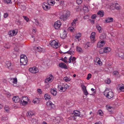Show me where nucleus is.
I'll list each match as a JSON object with an SVG mask.
<instances>
[{
	"label": "nucleus",
	"instance_id": "obj_1",
	"mask_svg": "<svg viewBox=\"0 0 124 124\" xmlns=\"http://www.w3.org/2000/svg\"><path fill=\"white\" fill-rule=\"evenodd\" d=\"M104 95L108 98L110 99L113 97L114 93L112 91H109L108 88L106 89L103 92Z\"/></svg>",
	"mask_w": 124,
	"mask_h": 124
},
{
	"label": "nucleus",
	"instance_id": "obj_2",
	"mask_svg": "<svg viewBox=\"0 0 124 124\" xmlns=\"http://www.w3.org/2000/svg\"><path fill=\"white\" fill-rule=\"evenodd\" d=\"M28 62L27 58L25 55H21L20 57V63L21 65H26Z\"/></svg>",
	"mask_w": 124,
	"mask_h": 124
},
{
	"label": "nucleus",
	"instance_id": "obj_3",
	"mask_svg": "<svg viewBox=\"0 0 124 124\" xmlns=\"http://www.w3.org/2000/svg\"><path fill=\"white\" fill-rule=\"evenodd\" d=\"M70 15V11H65L64 14H63L61 16L60 18L63 21H65L68 17Z\"/></svg>",
	"mask_w": 124,
	"mask_h": 124
},
{
	"label": "nucleus",
	"instance_id": "obj_4",
	"mask_svg": "<svg viewBox=\"0 0 124 124\" xmlns=\"http://www.w3.org/2000/svg\"><path fill=\"white\" fill-rule=\"evenodd\" d=\"M50 44L52 47L53 48L56 49L58 47V43L56 42L54 40H52L50 41Z\"/></svg>",
	"mask_w": 124,
	"mask_h": 124
},
{
	"label": "nucleus",
	"instance_id": "obj_5",
	"mask_svg": "<svg viewBox=\"0 0 124 124\" xmlns=\"http://www.w3.org/2000/svg\"><path fill=\"white\" fill-rule=\"evenodd\" d=\"M54 79V77L52 75L49 76L48 77L45 79V82L46 83L48 82L50 83L52 82Z\"/></svg>",
	"mask_w": 124,
	"mask_h": 124
},
{
	"label": "nucleus",
	"instance_id": "obj_6",
	"mask_svg": "<svg viewBox=\"0 0 124 124\" xmlns=\"http://www.w3.org/2000/svg\"><path fill=\"white\" fill-rule=\"evenodd\" d=\"M62 24L60 21H57L55 22L54 25V27L55 29H58L60 27Z\"/></svg>",
	"mask_w": 124,
	"mask_h": 124
},
{
	"label": "nucleus",
	"instance_id": "obj_7",
	"mask_svg": "<svg viewBox=\"0 0 124 124\" xmlns=\"http://www.w3.org/2000/svg\"><path fill=\"white\" fill-rule=\"evenodd\" d=\"M29 71L32 73H35L38 71L37 68L35 67L33 68H30L29 69Z\"/></svg>",
	"mask_w": 124,
	"mask_h": 124
},
{
	"label": "nucleus",
	"instance_id": "obj_8",
	"mask_svg": "<svg viewBox=\"0 0 124 124\" xmlns=\"http://www.w3.org/2000/svg\"><path fill=\"white\" fill-rule=\"evenodd\" d=\"M27 100V101L29 100V99L27 97H23L21 101V104H23V105L25 106L27 103V102L25 101Z\"/></svg>",
	"mask_w": 124,
	"mask_h": 124
},
{
	"label": "nucleus",
	"instance_id": "obj_9",
	"mask_svg": "<svg viewBox=\"0 0 124 124\" xmlns=\"http://www.w3.org/2000/svg\"><path fill=\"white\" fill-rule=\"evenodd\" d=\"M46 105L49 107H50L51 109H54L55 107V105L53 104L51 101L47 102Z\"/></svg>",
	"mask_w": 124,
	"mask_h": 124
},
{
	"label": "nucleus",
	"instance_id": "obj_10",
	"mask_svg": "<svg viewBox=\"0 0 124 124\" xmlns=\"http://www.w3.org/2000/svg\"><path fill=\"white\" fill-rule=\"evenodd\" d=\"M105 42L103 40H101L98 43L97 47H98L100 48L103 47L105 45Z\"/></svg>",
	"mask_w": 124,
	"mask_h": 124
},
{
	"label": "nucleus",
	"instance_id": "obj_11",
	"mask_svg": "<svg viewBox=\"0 0 124 124\" xmlns=\"http://www.w3.org/2000/svg\"><path fill=\"white\" fill-rule=\"evenodd\" d=\"M67 34L66 31H61L60 33L61 38L62 39H64L67 37Z\"/></svg>",
	"mask_w": 124,
	"mask_h": 124
},
{
	"label": "nucleus",
	"instance_id": "obj_12",
	"mask_svg": "<svg viewBox=\"0 0 124 124\" xmlns=\"http://www.w3.org/2000/svg\"><path fill=\"white\" fill-rule=\"evenodd\" d=\"M13 101L15 103H17L19 102L20 100V99L18 96H14L12 98Z\"/></svg>",
	"mask_w": 124,
	"mask_h": 124
},
{
	"label": "nucleus",
	"instance_id": "obj_13",
	"mask_svg": "<svg viewBox=\"0 0 124 124\" xmlns=\"http://www.w3.org/2000/svg\"><path fill=\"white\" fill-rule=\"evenodd\" d=\"M15 46L14 48V51L16 52H18L19 50V48H18L19 46V44L18 43H15Z\"/></svg>",
	"mask_w": 124,
	"mask_h": 124
},
{
	"label": "nucleus",
	"instance_id": "obj_14",
	"mask_svg": "<svg viewBox=\"0 0 124 124\" xmlns=\"http://www.w3.org/2000/svg\"><path fill=\"white\" fill-rule=\"evenodd\" d=\"M59 67L62 68L64 69H67L68 68L66 65L64 63H61L59 64Z\"/></svg>",
	"mask_w": 124,
	"mask_h": 124
},
{
	"label": "nucleus",
	"instance_id": "obj_15",
	"mask_svg": "<svg viewBox=\"0 0 124 124\" xmlns=\"http://www.w3.org/2000/svg\"><path fill=\"white\" fill-rule=\"evenodd\" d=\"M50 92L51 94L54 96H55L57 93V92L56 90L52 88L50 89Z\"/></svg>",
	"mask_w": 124,
	"mask_h": 124
},
{
	"label": "nucleus",
	"instance_id": "obj_16",
	"mask_svg": "<svg viewBox=\"0 0 124 124\" xmlns=\"http://www.w3.org/2000/svg\"><path fill=\"white\" fill-rule=\"evenodd\" d=\"M95 32H93L92 33L90 36V38L91 39V40H93V42L92 41V42H93V40L95 39Z\"/></svg>",
	"mask_w": 124,
	"mask_h": 124
},
{
	"label": "nucleus",
	"instance_id": "obj_17",
	"mask_svg": "<svg viewBox=\"0 0 124 124\" xmlns=\"http://www.w3.org/2000/svg\"><path fill=\"white\" fill-rule=\"evenodd\" d=\"M113 20V18L112 17H108L105 20V22L107 23L112 22Z\"/></svg>",
	"mask_w": 124,
	"mask_h": 124
},
{
	"label": "nucleus",
	"instance_id": "obj_18",
	"mask_svg": "<svg viewBox=\"0 0 124 124\" xmlns=\"http://www.w3.org/2000/svg\"><path fill=\"white\" fill-rule=\"evenodd\" d=\"M6 63L8 68L10 69H12V67L13 66V65H11V63L10 62L7 61L6 62Z\"/></svg>",
	"mask_w": 124,
	"mask_h": 124
},
{
	"label": "nucleus",
	"instance_id": "obj_19",
	"mask_svg": "<svg viewBox=\"0 0 124 124\" xmlns=\"http://www.w3.org/2000/svg\"><path fill=\"white\" fill-rule=\"evenodd\" d=\"M17 31H9L8 34L11 36L16 35L17 34Z\"/></svg>",
	"mask_w": 124,
	"mask_h": 124
},
{
	"label": "nucleus",
	"instance_id": "obj_20",
	"mask_svg": "<svg viewBox=\"0 0 124 124\" xmlns=\"http://www.w3.org/2000/svg\"><path fill=\"white\" fill-rule=\"evenodd\" d=\"M46 4L45 3H43L42 5V7L43 9L46 10H47L48 9H49L50 8V7H49L48 6L46 5L45 4Z\"/></svg>",
	"mask_w": 124,
	"mask_h": 124
},
{
	"label": "nucleus",
	"instance_id": "obj_21",
	"mask_svg": "<svg viewBox=\"0 0 124 124\" xmlns=\"http://www.w3.org/2000/svg\"><path fill=\"white\" fill-rule=\"evenodd\" d=\"M60 117L58 116L55 118V119L54 120V121L55 123L57 124L60 122Z\"/></svg>",
	"mask_w": 124,
	"mask_h": 124
},
{
	"label": "nucleus",
	"instance_id": "obj_22",
	"mask_svg": "<svg viewBox=\"0 0 124 124\" xmlns=\"http://www.w3.org/2000/svg\"><path fill=\"white\" fill-rule=\"evenodd\" d=\"M119 89L123 92H124V85L122 84H120L119 85Z\"/></svg>",
	"mask_w": 124,
	"mask_h": 124
},
{
	"label": "nucleus",
	"instance_id": "obj_23",
	"mask_svg": "<svg viewBox=\"0 0 124 124\" xmlns=\"http://www.w3.org/2000/svg\"><path fill=\"white\" fill-rule=\"evenodd\" d=\"M115 8L117 10H120L121 9L120 6L117 3H115Z\"/></svg>",
	"mask_w": 124,
	"mask_h": 124
},
{
	"label": "nucleus",
	"instance_id": "obj_24",
	"mask_svg": "<svg viewBox=\"0 0 124 124\" xmlns=\"http://www.w3.org/2000/svg\"><path fill=\"white\" fill-rule=\"evenodd\" d=\"M10 81L11 82H12L14 84H16L17 83V80L16 78H10Z\"/></svg>",
	"mask_w": 124,
	"mask_h": 124
},
{
	"label": "nucleus",
	"instance_id": "obj_25",
	"mask_svg": "<svg viewBox=\"0 0 124 124\" xmlns=\"http://www.w3.org/2000/svg\"><path fill=\"white\" fill-rule=\"evenodd\" d=\"M76 49L77 51L79 53H81L83 52V50L80 47L77 46L76 47Z\"/></svg>",
	"mask_w": 124,
	"mask_h": 124
},
{
	"label": "nucleus",
	"instance_id": "obj_26",
	"mask_svg": "<svg viewBox=\"0 0 124 124\" xmlns=\"http://www.w3.org/2000/svg\"><path fill=\"white\" fill-rule=\"evenodd\" d=\"M34 115L33 112L31 111H29L28 112L27 114V116L31 117Z\"/></svg>",
	"mask_w": 124,
	"mask_h": 124
},
{
	"label": "nucleus",
	"instance_id": "obj_27",
	"mask_svg": "<svg viewBox=\"0 0 124 124\" xmlns=\"http://www.w3.org/2000/svg\"><path fill=\"white\" fill-rule=\"evenodd\" d=\"M73 114L75 116H78L80 115L79 111L78 110L74 111L73 112Z\"/></svg>",
	"mask_w": 124,
	"mask_h": 124
},
{
	"label": "nucleus",
	"instance_id": "obj_28",
	"mask_svg": "<svg viewBox=\"0 0 124 124\" xmlns=\"http://www.w3.org/2000/svg\"><path fill=\"white\" fill-rule=\"evenodd\" d=\"M104 53H107L110 51L111 50V49L110 47H106L104 48Z\"/></svg>",
	"mask_w": 124,
	"mask_h": 124
},
{
	"label": "nucleus",
	"instance_id": "obj_29",
	"mask_svg": "<svg viewBox=\"0 0 124 124\" xmlns=\"http://www.w3.org/2000/svg\"><path fill=\"white\" fill-rule=\"evenodd\" d=\"M44 97L45 99L46 100L47 99H50L51 98L50 95L48 93L45 94L44 96Z\"/></svg>",
	"mask_w": 124,
	"mask_h": 124
},
{
	"label": "nucleus",
	"instance_id": "obj_30",
	"mask_svg": "<svg viewBox=\"0 0 124 124\" xmlns=\"http://www.w3.org/2000/svg\"><path fill=\"white\" fill-rule=\"evenodd\" d=\"M97 14L99 15H100L101 17H102L104 16V12L102 11H100L98 12Z\"/></svg>",
	"mask_w": 124,
	"mask_h": 124
},
{
	"label": "nucleus",
	"instance_id": "obj_31",
	"mask_svg": "<svg viewBox=\"0 0 124 124\" xmlns=\"http://www.w3.org/2000/svg\"><path fill=\"white\" fill-rule=\"evenodd\" d=\"M54 0H48L47 1V3L48 5H51L52 4H54Z\"/></svg>",
	"mask_w": 124,
	"mask_h": 124
},
{
	"label": "nucleus",
	"instance_id": "obj_32",
	"mask_svg": "<svg viewBox=\"0 0 124 124\" xmlns=\"http://www.w3.org/2000/svg\"><path fill=\"white\" fill-rule=\"evenodd\" d=\"M100 38L101 39H104L106 38V36L104 33H102L101 34Z\"/></svg>",
	"mask_w": 124,
	"mask_h": 124
},
{
	"label": "nucleus",
	"instance_id": "obj_33",
	"mask_svg": "<svg viewBox=\"0 0 124 124\" xmlns=\"http://www.w3.org/2000/svg\"><path fill=\"white\" fill-rule=\"evenodd\" d=\"M63 79L66 82H67L68 81H70V78H68L67 77H64L63 78Z\"/></svg>",
	"mask_w": 124,
	"mask_h": 124
},
{
	"label": "nucleus",
	"instance_id": "obj_34",
	"mask_svg": "<svg viewBox=\"0 0 124 124\" xmlns=\"http://www.w3.org/2000/svg\"><path fill=\"white\" fill-rule=\"evenodd\" d=\"M4 47L5 48L8 49L10 48V46L8 43L7 44H6L4 46Z\"/></svg>",
	"mask_w": 124,
	"mask_h": 124
},
{
	"label": "nucleus",
	"instance_id": "obj_35",
	"mask_svg": "<svg viewBox=\"0 0 124 124\" xmlns=\"http://www.w3.org/2000/svg\"><path fill=\"white\" fill-rule=\"evenodd\" d=\"M81 33H78L77 34L76 37H75L76 38V39H78L81 37Z\"/></svg>",
	"mask_w": 124,
	"mask_h": 124
},
{
	"label": "nucleus",
	"instance_id": "obj_36",
	"mask_svg": "<svg viewBox=\"0 0 124 124\" xmlns=\"http://www.w3.org/2000/svg\"><path fill=\"white\" fill-rule=\"evenodd\" d=\"M74 51H68L67 52H65L64 54H65L66 53L69 54L70 55L73 54V53H74Z\"/></svg>",
	"mask_w": 124,
	"mask_h": 124
},
{
	"label": "nucleus",
	"instance_id": "obj_37",
	"mask_svg": "<svg viewBox=\"0 0 124 124\" xmlns=\"http://www.w3.org/2000/svg\"><path fill=\"white\" fill-rule=\"evenodd\" d=\"M31 121L32 123L35 124H36L38 120L36 119H32Z\"/></svg>",
	"mask_w": 124,
	"mask_h": 124
},
{
	"label": "nucleus",
	"instance_id": "obj_38",
	"mask_svg": "<svg viewBox=\"0 0 124 124\" xmlns=\"http://www.w3.org/2000/svg\"><path fill=\"white\" fill-rule=\"evenodd\" d=\"M99 52L100 54H103L104 52V48L101 49L99 50Z\"/></svg>",
	"mask_w": 124,
	"mask_h": 124
},
{
	"label": "nucleus",
	"instance_id": "obj_39",
	"mask_svg": "<svg viewBox=\"0 0 124 124\" xmlns=\"http://www.w3.org/2000/svg\"><path fill=\"white\" fill-rule=\"evenodd\" d=\"M68 30L70 31H73L75 30V29L72 27H70L68 29Z\"/></svg>",
	"mask_w": 124,
	"mask_h": 124
},
{
	"label": "nucleus",
	"instance_id": "obj_40",
	"mask_svg": "<svg viewBox=\"0 0 124 124\" xmlns=\"http://www.w3.org/2000/svg\"><path fill=\"white\" fill-rule=\"evenodd\" d=\"M5 3H6L7 4L10 3H12L11 0H3Z\"/></svg>",
	"mask_w": 124,
	"mask_h": 124
},
{
	"label": "nucleus",
	"instance_id": "obj_41",
	"mask_svg": "<svg viewBox=\"0 0 124 124\" xmlns=\"http://www.w3.org/2000/svg\"><path fill=\"white\" fill-rule=\"evenodd\" d=\"M113 108V107H108L107 108V109L108 110V111L110 112H112V108Z\"/></svg>",
	"mask_w": 124,
	"mask_h": 124
},
{
	"label": "nucleus",
	"instance_id": "obj_42",
	"mask_svg": "<svg viewBox=\"0 0 124 124\" xmlns=\"http://www.w3.org/2000/svg\"><path fill=\"white\" fill-rule=\"evenodd\" d=\"M81 86L83 91L86 89V87L85 85H81Z\"/></svg>",
	"mask_w": 124,
	"mask_h": 124
},
{
	"label": "nucleus",
	"instance_id": "obj_43",
	"mask_svg": "<svg viewBox=\"0 0 124 124\" xmlns=\"http://www.w3.org/2000/svg\"><path fill=\"white\" fill-rule=\"evenodd\" d=\"M119 56V57L122 58H124V54L123 53H120L118 54Z\"/></svg>",
	"mask_w": 124,
	"mask_h": 124
},
{
	"label": "nucleus",
	"instance_id": "obj_44",
	"mask_svg": "<svg viewBox=\"0 0 124 124\" xmlns=\"http://www.w3.org/2000/svg\"><path fill=\"white\" fill-rule=\"evenodd\" d=\"M113 75H115L116 76L118 75L119 74L118 72L117 71H114L113 73Z\"/></svg>",
	"mask_w": 124,
	"mask_h": 124
},
{
	"label": "nucleus",
	"instance_id": "obj_45",
	"mask_svg": "<svg viewBox=\"0 0 124 124\" xmlns=\"http://www.w3.org/2000/svg\"><path fill=\"white\" fill-rule=\"evenodd\" d=\"M92 75L90 73L87 76V77L86 78V79L87 80H89L91 77Z\"/></svg>",
	"mask_w": 124,
	"mask_h": 124
},
{
	"label": "nucleus",
	"instance_id": "obj_46",
	"mask_svg": "<svg viewBox=\"0 0 124 124\" xmlns=\"http://www.w3.org/2000/svg\"><path fill=\"white\" fill-rule=\"evenodd\" d=\"M97 114H98L101 116H102L103 115V113L102 111L99 110V111L97 112Z\"/></svg>",
	"mask_w": 124,
	"mask_h": 124
},
{
	"label": "nucleus",
	"instance_id": "obj_47",
	"mask_svg": "<svg viewBox=\"0 0 124 124\" xmlns=\"http://www.w3.org/2000/svg\"><path fill=\"white\" fill-rule=\"evenodd\" d=\"M68 87V85L67 84H65L64 86V90H63V92H64L67 89Z\"/></svg>",
	"mask_w": 124,
	"mask_h": 124
},
{
	"label": "nucleus",
	"instance_id": "obj_48",
	"mask_svg": "<svg viewBox=\"0 0 124 124\" xmlns=\"http://www.w3.org/2000/svg\"><path fill=\"white\" fill-rule=\"evenodd\" d=\"M83 92L84 94H85L86 96L88 94V93L86 89L83 91Z\"/></svg>",
	"mask_w": 124,
	"mask_h": 124
},
{
	"label": "nucleus",
	"instance_id": "obj_49",
	"mask_svg": "<svg viewBox=\"0 0 124 124\" xmlns=\"http://www.w3.org/2000/svg\"><path fill=\"white\" fill-rule=\"evenodd\" d=\"M21 9L23 10H25L26 9V7L25 6L21 5Z\"/></svg>",
	"mask_w": 124,
	"mask_h": 124
},
{
	"label": "nucleus",
	"instance_id": "obj_50",
	"mask_svg": "<svg viewBox=\"0 0 124 124\" xmlns=\"http://www.w3.org/2000/svg\"><path fill=\"white\" fill-rule=\"evenodd\" d=\"M23 17L24 19L27 22H28L29 21V18H28L27 17L23 16Z\"/></svg>",
	"mask_w": 124,
	"mask_h": 124
},
{
	"label": "nucleus",
	"instance_id": "obj_51",
	"mask_svg": "<svg viewBox=\"0 0 124 124\" xmlns=\"http://www.w3.org/2000/svg\"><path fill=\"white\" fill-rule=\"evenodd\" d=\"M96 28L99 31H100L101 29V27L99 25H97L96 26Z\"/></svg>",
	"mask_w": 124,
	"mask_h": 124
},
{
	"label": "nucleus",
	"instance_id": "obj_52",
	"mask_svg": "<svg viewBox=\"0 0 124 124\" xmlns=\"http://www.w3.org/2000/svg\"><path fill=\"white\" fill-rule=\"evenodd\" d=\"M83 9L84 10H85L86 12H88V8L86 7L85 6L83 8Z\"/></svg>",
	"mask_w": 124,
	"mask_h": 124
},
{
	"label": "nucleus",
	"instance_id": "obj_53",
	"mask_svg": "<svg viewBox=\"0 0 124 124\" xmlns=\"http://www.w3.org/2000/svg\"><path fill=\"white\" fill-rule=\"evenodd\" d=\"M39 98L38 99L37 98H36L33 100V101L34 103H36L37 102L38 100H39Z\"/></svg>",
	"mask_w": 124,
	"mask_h": 124
},
{
	"label": "nucleus",
	"instance_id": "obj_54",
	"mask_svg": "<svg viewBox=\"0 0 124 124\" xmlns=\"http://www.w3.org/2000/svg\"><path fill=\"white\" fill-rule=\"evenodd\" d=\"M35 22L36 23L35 24L36 25H38L39 24V23L38 20L37 19H35Z\"/></svg>",
	"mask_w": 124,
	"mask_h": 124
},
{
	"label": "nucleus",
	"instance_id": "obj_55",
	"mask_svg": "<svg viewBox=\"0 0 124 124\" xmlns=\"http://www.w3.org/2000/svg\"><path fill=\"white\" fill-rule=\"evenodd\" d=\"M39 48H40V47H36L35 46H34L33 47V49L34 50H35L37 51L39 49Z\"/></svg>",
	"mask_w": 124,
	"mask_h": 124
},
{
	"label": "nucleus",
	"instance_id": "obj_56",
	"mask_svg": "<svg viewBox=\"0 0 124 124\" xmlns=\"http://www.w3.org/2000/svg\"><path fill=\"white\" fill-rule=\"evenodd\" d=\"M77 19H75L73 21V22L71 24L72 25H74V24L76 23V22L77 21Z\"/></svg>",
	"mask_w": 124,
	"mask_h": 124
},
{
	"label": "nucleus",
	"instance_id": "obj_57",
	"mask_svg": "<svg viewBox=\"0 0 124 124\" xmlns=\"http://www.w3.org/2000/svg\"><path fill=\"white\" fill-rule=\"evenodd\" d=\"M6 95L8 97H10L11 96V94L9 92H7L6 93Z\"/></svg>",
	"mask_w": 124,
	"mask_h": 124
},
{
	"label": "nucleus",
	"instance_id": "obj_58",
	"mask_svg": "<svg viewBox=\"0 0 124 124\" xmlns=\"http://www.w3.org/2000/svg\"><path fill=\"white\" fill-rule=\"evenodd\" d=\"M77 1L78 4H81L82 2V0H77Z\"/></svg>",
	"mask_w": 124,
	"mask_h": 124
},
{
	"label": "nucleus",
	"instance_id": "obj_59",
	"mask_svg": "<svg viewBox=\"0 0 124 124\" xmlns=\"http://www.w3.org/2000/svg\"><path fill=\"white\" fill-rule=\"evenodd\" d=\"M5 109L7 112H9V108L7 107H5Z\"/></svg>",
	"mask_w": 124,
	"mask_h": 124
},
{
	"label": "nucleus",
	"instance_id": "obj_60",
	"mask_svg": "<svg viewBox=\"0 0 124 124\" xmlns=\"http://www.w3.org/2000/svg\"><path fill=\"white\" fill-rule=\"evenodd\" d=\"M76 59V58L75 57H73L72 58V62H75L76 61L75 60Z\"/></svg>",
	"mask_w": 124,
	"mask_h": 124
},
{
	"label": "nucleus",
	"instance_id": "obj_61",
	"mask_svg": "<svg viewBox=\"0 0 124 124\" xmlns=\"http://www.w3.org/2000/svg\"><path fill=\"white\" fill-rule=\"evenodd\" d=\"M8 16V14L7 13H5L4 14V16L5 18H6Z\"/></svg>",
	"mask_w": 124,
	"mask_h": 124
},
{
	"label": "nucleus",
	"instance_id": "obj_62",
	"mask_svg": "<svg viewBox=\"0 0 124 124\" xmlns=\"http://www.w3.org/2000/svg\"><path fill=\"white\" fill-rule=\"evenodd\" d=\"M105 82L107 84H109L110 82V81L108 79L106 80Z\"/></svg>",
	"mask_w": 124,
	"mask_h": 124
},
{
	"label": "nucleus",
	"instance_id": "obj_63",
	"mask_svg": "<svg viewBox=\"0 0 124 124\" xmlns=\"http://www.w3.org/2000/svg\"><path fill=\"white\" fill-rule=\"evenodd\" d=\"M89 18V16L88 15H86L84 17V19H88Z\"/></svg>",
	"mask_w": 124,
	"mask_h": 124
},
{
	"label": "nucleus",
	"instance_id": "obj_64",
	"mask_svg": "<svg viewBox=\"0 0 124 124\" xmlns=\"http://www.w3.org/2000/svg\"><path fill=\"white\" fill-rule=\"evenodd\" d=\"M72 56H71L69 58L68 62L70 63L71 62V60H72Z\"/></svg>",
	"mask_w": 124,
	"mask_h": 124
}]
</instances>
